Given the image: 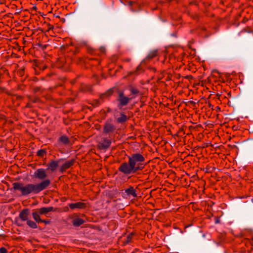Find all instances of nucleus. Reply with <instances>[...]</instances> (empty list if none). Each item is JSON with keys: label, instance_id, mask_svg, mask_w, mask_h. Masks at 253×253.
<instances>
[{"label": "nucleus", "instance_id": "4be33fe9", "mask_svg": "<svg viewBox=\"0 0 253 253\" xmlns=\"http://www.w3.org/2000/svg\"><path fill=\"white\" fill-rule=\"evenodd\" d=\"M37 155L40 157H43L46 154V151L44 149H41L37 152Z\"/></svg>", "mask_w": 253, "mask_h": 253}, {"label": "nucleus", "instance_id": "7c9ffc66", "mask_svg": "<svg viewBox=\"0 0 253 253\" xmlns=\"http://www.w3.org/2000/svg\"><path fill=\"white\" fill-rule=\"evenodd\" d=\"M127 61H128V62H130V60L129 59V60H127Z\"/></svg>", "mask_w": 253, "mask_h": 253}, {"label": "nucleus", "instance_id": "dca6fc26", "mask_svg": "<svg viewBox=\"0 0 253 253\" xmlns=\"http://www.w3.org/2000/svg\"><path fill=\"white\" fill-rule=\"evenodd\" d=\"M128 118L124 113H120V117L117 119V121L119 123H123L127 121Z\"/></svg>", "mask_w": 253, "mask_h": 253}, {"label": "nucleus", "instance_id": "f03ea898", "mask_svg": "<svg viewBox=\"0 0 253 253\" xmlns=\"http://www.w3.org/2000/svg\"><path fill=\"white\" fill-rule=\"evenodd\" d=\"M50 183V180L46 179L36 184H28L24 186L22 183L14 182L12 185L14 190H20L22 195L26 196L31 193L38 194L44 189H46Z\"/></svg>", "mask_w": 253, "mask_h": 253}, {"label": "nucleus", "instance_id": "0eeeda50", "mask_svg": "<svg viewBox=\"0 0 253 253\" xmlns=\"http://www.w3.org/2000/svg\"><path fill=\"white\" fill-rule=\"evenodd\" d=\"M111 140L106 138H103L101 142L99 143V147L102 149H106L109 148L111 145Z\"/></svg>", "mask_w": 253, "mask_h": 253}, {"label": "nucleus", "instance_id": "423d86ee", "mask_svg": "<svg viewBox=\"0 0 253 253\" xmlns=\"http://www.w3.org/2000/svg\"><path fill=\"white\" fill-rule=\"evenodd\" d=\"M159 51L157 49H154L150 50L146 58L144 59L145 62L149 61L150 59H153V58L159 55Z\"/></svg>", "mask_w": 253, "mask_h": 253}, {"label": "nucleus", "instance_id": "6ab92c4d", "mask_svg": "<svg viewBox=\"0 0 253 253\" xmlns=\"http://www.w3.org/2000/svg\"><path fill=\"white\" fill-rule=\"evenodd\" d=\"M40 213L37 211H36L33 212L32 213V216L34 219L38 223L42 221V219L40 218Z\"/></svg>", "mask_w": 253, "mask_h": 253}, {"label": "nucleus", "instance_id": "9b49d317", "mask_svg": "<svg viewBox=\"0 0 253 253\" xmlns=\"http://www.w3.org/2000/svg\"><path fill=\"white\" fill-rule=\"evenodd\" d=\"M74 163V160H72L67 162H66L61 167L60 171L63 172L67 169H69L71 167Z\"/></svg>", "mask_w": 253, "mask_h": 253}, {"label": "nucleus", "instance_id": "aec40b11", "mask_svg": "<svg viewBox=\"0 0 253 253\" xmlns=\"http://www.w3.org/2000/svg\"><path fill=\"white\" fill-rule=\"evenodd\" d=\"M27 224L31 228L33 229H36L37 228V225L36 222L34 221L31 220H28L27 221Z\"/></svg>", "mask_w": 253, "mask_h": 253}, {"label": "nucleus", "instance_id": "b1692460", "mask_svg": "<svg viewBox=\"0 0 253 253\" xmlns=\"http://www.w3.org/2000/svg\"><path fill=\"white\" fill-rule=\"evenodd\" d=\"M99 51L101 54H105L106 53V48L104 46H101L99 49Z\"/></svg>", "mask_w": 253, "mask_h": 253}, {"label": "nucleus", "instance_id": "4468645a", "mask_svg": "<svg viewBox=\"0 0 253 253\" xmlns=\"http://www.w3.org/2000/svg\"><path fill=\"white\" fill-rule=\"evenodd\" d=\"M53 210V208L52 207H43L40 209H38L37 211L41 214H44L48 212L52 211Z\"/></svg>", "mask_w": 253, "mask_h": 253}, {"label": "nucleus", "instance_id": "6e6552de", "mask_svg": "<svg viewBox=\"0 0 253 253\" xmlns=\"http://www.w3.org/2000/svg\"><path fill=\"white\" fill-rule=\"evenodd\" d=\"M30 215V211L28 209L23 210L20 212L19 216L23 221H27L29 220V216Z\"/></svg>", "mask_w": 253, "mask_h": 253}, {"label": "nucleus", "instance_id": "20e7f679", "mask_svg": "<svg viewBox=\"0 0 253 253\" xmlns=\"http://www.w3.org/2000/svg\"><path fill=\"white\" fill-rule=\"evenodd\" d=\"M116 130L115 125L112 123L111 120H107L105 122L103 126V132L106 134L113 133Z\"/></svg>", "mask_w": 253, "mask_h": 253}, {"label": "nucleus", "instance_id": "412c9836", "mask_svg": "<svg viewBox=\"0 0 253 253\" xmlns=\"http://www.w3.org/2000/svg\"><path fill=\"white\" fill-rule=\"evenodd\" d=\"M129 90L132 94H137L139 92L138 89L132 86L130 87Z\"/></svg>", "mask_w": 253, "mask_h": 253}, {"label": "nucleus", "instance_id": "7ed1b4c3", "mask_svg": "<svg viewBox=\"0 0 253 253\" xmlns=\"http://www.w3.org/2000/svg\"><path fill=\"white\" fill-rule=\"evenodd\" d=\"M134 97L126 96L123 91H119L118 97L116 99L118 108L119 109H122L123 107L127 105L130 100Z\"/></svg>", "mask_w": 253, "mask_h": 253}, {"label": "nucleus", "instance_id": "393cba45", "mask_svg": "<svg viewBox=\"0 0 253 253\" xmlns=\"http://www.w3.org/2000/svg\"><path fill=\"white\" fill-rule=\"evenodd\" d=\"M0 253H7V250L4 247H1L0 248Z\"/></svg>", "mask_w": 253, "mask_h": 253}, {"label": "nucleus", "instance_id": "ddd939ff", "mask_svg": "<svg viewBox=\"0 0 253 253\" xmlns=\"http://www.w3.org/2000/svg\"><path fill=\"white\" fill-rule=\"evenodd\" d=\"M58 167V162L57 161H51L48 165V169L51 171H54Z\"/></svg>", "mask_w": 253, "mask_h": 253}, {"label": "nucleus", "instance_id": "1a4fd4ad", "mask_svg": "<svg viewBox=\"0 0 253 253\" xmlns=\"http://www.w3.org/2000/svg\"><path fill=\"white\" fill-rule=\"evenodd\" d=\"M71 209H83L85 207V204L82 202H77L75 203H71L68 205Z\"/></svg>", "mask_w": 253, "mask_h": 253}, {"label": "nucleus", "instance_id": "9d476101", "mask_svg": "<svg viewBox=\"0 0 253 253\" xmlns=\"http://www.w3.org/2000/svg\"><path fill=\"white\" fill-rule=\"evenodd\" d=\"M114 93L113 88L108 89L105 92L102 94L100 96V99L104 100L105 98L110 97Z\"/></svg>", "mask_w": 253, "mask_h": 253}, {"label": "nucleus", "instance_id": "f3484780", "mask_svg": "<svg viewBox=\"0 0 253 253\" xmlns=\"http://www.w3.org/2000/svg\"><path fill=\"white\" fill-rule=\"evenodd\" d=\"M84 223V220L80 218H76L72 220V223L75 226H79Z\"/></svg>", "mask_w": 253, "mask_h": 253}, {"label": "nucleus", "instance_id": "bb28decb", "mask_svg": "<svg viewBox=\"0 0 253 253\" xmlns=\"http://www.w3.org/2000/svg\"><path fill=\"white\" fill-rule=\"evenodd\" d=\"M167 59H168V57H165V60L164 61H163L162 62H169V60H167Z\"/></svg>", "mask_w": 253, "mask_h": 253}, {"label": "nucleus", "instance_id": "a211bd4d", "mask_svg": "<svg viewBox=\"0 0 253 253\" xmlns=\"http://www.w3.org/2000/svg\"><path fill=\"white\" fill-rule=\"evenodd\" d=\"M134 237V234L132 233L129 234L124 239V244H128L132 242V239Z\"/></svg>", "mask_w": 253, "mask_h": 253}, {"label": "nucleus", "instance_id": "c756f323", "mask_svg": "<svg viewBox=\"0 0 253 253\" xmlns=\"http://www.w3.org/2000/svg\"><path fill=\"white\" fill-rule=\"evenodd\" d=\"M19 74H20V75H22V71H21V72H19Z\"/></svg>", "mask_w": 253, "mask_h": 253}, {"label": "nucleus", "instance_id": "a878e982", "mask_svg": "<svg viewBox=\"0 0 253 253\" xmlns=\"http://www.w3.org/2000/svg\"><path fill=\"white\" fill-rule=\"evenodd\" d=\"M40 222H41L44 223H45V224L49 223V221H46V220H42V221H41Z\"/></svg>", "mask_w": 253, "mask_h": 253}, {"label": "nucleus", "instance_id": "2eb2a0df", "mask_svg": "<svg viewBox=\"0 0 253 253\" xmlns=\"http://www.w3.org/2000/svg\"><path fill=\"white\" fill-rule=\"evenodd\" d=\"M69 139L65 135L61 136L58 139V142L67 145L69 143Z\"/></svg>", "mask_w": 253, "mask_h": 253}, {"label": "nucleus", "instance_id": "39448f33", "mask_svg": "<svg viewBox=\"0 0 253 253\" xmlns=\"http://www.w3.org/2000/svg\"><path fill=\"white\" fill-rule=\"evenodd\" d=\"M34 175L36 178L40 180H45L47 177L46 171L44 169H38L34 172Z\"/></svg>", "mask_w": 253, "mask_h": 253}, {"label": "nucleus", "instance_id": "f257e3e1", "mask_svg": "<svg viewBox=\"0 0 253 253\" xmlns=\"http://www.w3.org/2000/svg\"><path fill=\"white\" fill-rule=\"evenodd\" d=\"M128 162H124L121 164L118 169L119 171L128 175L144 169L145 158L142 155L139 153L132 154L128 157Z\"/></svg>", "mask_w": 253, "mask_h": 253}, {"label": "nucleus", "instance_id": "cd10ccee", "mask_svg": "<svg viewBox=\"0 0 253 253\" xmlns=\"http://www.w3.org/2000/svg\"><path fill=\"white\" fill-rule=\"evenodd\" d=\"M88 52H90V53H92L93 52V51H92V49H90H90H89V50H88Z\"/></svg>", "mask_w": 253, "mask_h": 253}, {"label": "nucleus", "instance_id": "c85d7f7f", "mask_svg": "<svg viewBox=\"0 0 253 253\" xmlns=\"http://www.w3.org/2000/svg\"><path fill=\"white\" fill-rule=\"evenodd\" d=\"M49 26H50V27H49V30H50V29H51L53 28V27H52V26L49 25Z\"/></svg>", "mask_w": 253, "mask_h": 253}, {"label": "nucleus", "instance_id": "f8f14e48", "mask_svg": "<svg viewBox=\"0 0 253 253\" xmlns=\"http://www.w3.org/2000/svg\"><path fill=\"white\" fill-rule=\"evenodd\" d=\"M125 193L127 195H131L133 197L135 198L137 197V193L136 190L132 186H130L129 188L125 189Z\"/></svg>", "mask_w": 253, "mask_h": 253}, {"label": "nucleus", "instance_id": "5701e85b", "mask_svg": "<svg viewBox=\"0 0 253 253\" xmlns=\"http://www.w3.org/2000/svg\"><path fill=\"white\" fill-rule=\"evenodd\" d=\"M35 67L34 68L36 69L37 68H39L40 69H42V70H44L46 68V66L45 64H35Z\"/></svg>", "mask_w": 253, "mask_h": 253}]
</instances>
